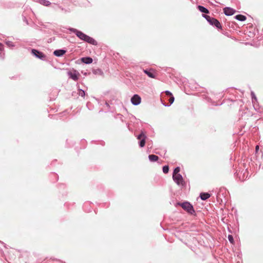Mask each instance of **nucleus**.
I'll return each mask as SVG.
<instances>
[{
    "label": "nucleus",
    "mask_w": 263,
    "mask_h": 263,
    "mask_svg": "<svg viewBox=\"0 0 263 263\" xmlns=\"http://www.w3.org/2000/svg\"><path fill=\"white\" fill-rule=\"evenodd\" d=\"M169 167L168 166L165 165L163 167V172L164 173L166 174L168 172Z\"/></svg>",
    "instance_id": "18"
},
{
    "label": "nucleus",
    "mask_w": 263,
    "mask_h": 263,
    "mask_svg": "<svg viewBox=\"0 0 263 263\" xmlns=\"http://www.w3.org/2000/svg\"><path fill=\"white\" fill-rule=\"evenodd\" d=\"M174 101V97L172 96L170 97V98L169 99V102L170 104H172Z\"/></svg>",
    "instance_id": "22"
},
{
    "label": "nucleus",
    "mask_w": 263,
    "mask_h": 263,
    "mask_svg": "<svg viewBox=\"0 0 263 263\" xmlns=\"http://www.w3.org/2000/svg\"><path fill=\"white\" fill-rule=\"evenodd\" d=\"M200 196L202 200H205L210 197V194L208 193H201Z\"/></svg>",
    "instance_id": "13"
},
{
    "label": "nucleus",
    "mask_w": 263,
    "mask_h": 263,
    "mask_svg": "<svg viewBox=\"0 0 263 263\" xmlns=\"http://www.w3.org/2000/svg\"><path fill=\"white\" fill-rule=\"evenodd\" d=\"M79 95L81 97H83L85 96V92L83 90L80 89L79 91Z\"/></svg>",
    "instance_id": "21"
},
{
    "label": "nucleus",
    "mask_w": 263,
    "mask_h": 263,
    "mask_svg": "<svg viewBox=\"0 0 263 263\" xmlns=\"http://www.w3.org/2000/svg\"><path fill=\"white\" fill-rule=\"evenodd\" d=\"M180 205L184 210L186 211L188 213L190 214H192L195 212L193 206L189 202H184L183 203L180 204Z\"/></svg>",
    "instance_id": "3"
},
{
    "label": "nucleus",
    "mask_w": 263,
    "mask_h": 263,
    "mask_svg": "<svg viewBox=\"0 0 263 263\" xmlns=\"http://www.w3.org/2000/svg\"><path fill=\"white\" fill-rule=\"evenodd\" d=\"M131 102L134 105H138L141 102V98L138 95H134L131 98Z\"/></svg>",
    "instance_id": "6"
},
{
    "label": "nucleus",
    "mask_w": 263,
    "mask_h": 263,
    "mask_svg": "<svg viewBox=\"0 0 263 263\" xmlns=\"http://www.w3.org/2000/svg\"><path fill=\"white\" fill-rule=\"evenodd\" d=\"M173 180L178 185L183 184V179L182 176L180 174L173 175Z\"/></svg>",
    "instance_id": "5"
},
{
    "label": "nucleus",
    "mask_w": 263,
    "mask_h": 263,
    "mask_svg": "<svg viewBox=\"0 0 263 263\" xmlns=\"http://www.w3.org/2000/svg\"><path fill=\"white\" fill-rule=\"evenodd\" d=\"M235 18L239 21H244L246 20V17L245 15H241V14H238L237 15L235 16Z\"/></svg>",
    "instance_id": "15"
},
{
    "label": "nucleus",
    "mask_w": 263,
    "mask_h": 263,
    "mask_svg": "<svg viewBox=\"0 0 263 263\" xmlns=\"http://www.w3.org/2000/svg\"><path fill=\"white\" fill-rule=\"evenodd\" d=\"M228 238L229 240L230 241V242L231 243H234V239L232 235H228Z\"/></svg>",
    "instance_id": "20"
},
{
    "label": "nucleus",
    "mask_w": 263,
    "mask_h": 263,
    "mask_svg": "<svg viewBox=\"0 0 263 263\" xmlns=\"http://www.w3.org/2000/svg\"><path fill=\"white\" fill-rule=\"evenodd\" d=\"M256 148V151H258V149H259V146H258V145H257V146H256V148Z\"/></svg>",
    "instance_id": "25"
},
{
    "label": "nucleus",
    "mask_w": 263,
    "mask_h": 263,
    "mask_svg": "<svg viewBox=\"0 0 263 263\" xmlns=\"http://www.w3.org/2000/svg\"><path fill=\"white\" fill-rule=\"evenodd\" d=\"M198 9L201 12H203V13H209V10L204 8V7L203 6H199L198 7Z\"/></svg>",
    "instance_id": "16"
},
{
    "label": "nucleus",
    "mask_w": 263,
    "mask_h": 263,
    "mask_svg": "<svg viewBox=\"0 0 263 263\" xmlns=\"http://www.w3.org/2000/svg\"><path fill=\"white\" fill-rule=\"evenodd\" d=\"M69 75L70 76V77L74 81H77L79 79V77L80 76L79 73L77 72H69Z\"/></svg>",
    "instance_id": "11"
},
{
    "label": "nucleus",
    "mask_w": 263,
    "mask_h": 263,
    "mask_svg": "<svg viewBox=\"0 0 263 263\" xmlns=\"http://www.w3.org/2000/svg\"><path fill=\"white\" fill-rule=\"evenodd\" d=\"M66 53V51L64 50H56L53 52V54L57 57H60Z\"/></svg>",
    "instance_id": "10"
},
{
    "label": "nucleus",
    "mask_w": 263,
    "mask_h": 263,
    "mask_svg": "<svg viewBox=\"0 0 263 263\" xmlns=\"http://www.w3.org/2000/svg\"><path fill=\"white\" fill-rule=\"evenodd\" d=\"M40 3L44 6H48L50 4V2L46 0H41Z\"/></svg>",
    "instance_id": "17"
},
{
    "label": "nucleus",
    "mask_w": 263,
    "mask_h": 263,
    "mask_svg": "<svg viewBox=\"0 0 263 263\" xmlns=\"http://www.w3.org/2000/svg\"><path fill=\"white\" fill-rule=\"evenodd\" d=\"M4 49L3 45L0 43V51H2Z\"/></svg>",
    "instance_id": "24"
},
{
    "label": "nucleus",
    "mask_w": 263,
    "mask_h": 263,
    "mask_svg": "<svg viewBox=\"0 0 263 263\" xmlns=\"http://www.w3.org/2000/svg\"><path fill=\"white\" fill-rule=\"evenodd\" d=\"M165 93L166 95H167V96H170V97L173 96L172 93L170 91H166L165 92Z\"/></svg>",
    "instance_id": "23"
},
{
    "label": "nucleus",
    "mask_w": 263,
    "mask_h": 263,
    "mask_svg": "<svg viewBox=\"0 0 263 263\" xmlns=\"http://www.w3.org/2000/svg\"><path fill=\"white\" fill-rule=\"evenodd\" d=\"M148 158L149 160L152 162L156 161L159 159V157L155 155H149Z\"/></svg>",
    "instance_id": "14"
},
{
    "label": "nucleus",
    "mask_w": 263,
    "mask_h": 263,
    "mask_svg": "<svg viewBox=\"0 0 263 263\" xmlns=\"http://www.w3.org/2000/svg\"><path fill=\"white\" fill-rule=\"evenodd\" d=\"M146 138V136L143 132L138 136L137 139L140 141L139 145L141 147H143L145 146Z\"/></svg>",
    "instance_id": "4"
},
{
    "label": "nucleus",
    "mask_w": 263,
    "mask_h": 263,
    "mask_svg": "<svg viewBox=\"0 0 263 263\" xmlns=\"http://www.w3.org/2000/svg\"><path fill=\"white\" fill-rule=\"evenodd\" d=\"M179 171L180 168L179 167L175 168V170H174L173 175L179 174L178 173L179 172Z\"/></svg>",
    "instance_id": "19"
},
{
    "label": "nucleus",
    "mask_w": 263,
    "mask_h": 263,
    "mask_svg": "<svg viewBox=\"0 0 263 263\" xmlns=\"http://www.w3.org/2000/svg\"><path fill=\"white\" fill-rule=\"evenodd\" d=\"M31 53L34 55H35L36 57H37L39 59H43L45 58V55L43 53H42L36 49H32Z\"/></svg>",
    "instance_id": "7"
},
{
    "label": "nucleus",
    "mask_w": 263,
    "mask_h": 263,
    "mask_svg": "<svg viewBox=\"0 0 263 263\" xmlns=\"http://www.w3.org/2000/svg\"><path fill=\"white\" fill-rule=\"evenodd\" d=\"M204 17L211 25L216 26L217 28H221L220 23L217 20L206 15H204Z\"/></svg>",
    "instance_id": "2"
},
{
    "label": "nucleus",
    "mask_w": 263,
    "mask_h": 263,
    "mask_svg": "<svg viewBox=\"0 0 263 263\" xmlns=\"http://www.w3.org/2000/svg\"><path fill=\"white\" fill-rule=\"evenodd\" d=\"M81 61L85 64H90L92 62V59L90 57L83 58L81 59Z\"/></svg>",
    "instance_id": "12"
},
{
    "label": "nucleus",
    "mask_w": 263,
    "mask_h": 263,
    "mask_svg": "<svg viewBox=\"0 0 263 263\" xmlns=\"http://www.w3.org/2000/svg\"><path fill=\"white\" fill-rule=\"evenodd\" d=\"M144 72L146 74L149 78H156V72L153 69L148 70H144Z\"/></svg>",
    "instance_id": "9"
},
{
    "label": "nucleus",
    "mask_w": 263,
    "mask_h": 263,
    "mask_svg": "<svg viewBox=\"0 0 263 263\" xmlns=\"http://www.w3.org/2000/svg\"><path fill=\"white\" fill-rule=\"evenodd\" d=\"M72 31L76 33L77 36L80 38L81 40H83L89 44H91L93 45H96L97 44V41L94 40L93 38L88 36L87 35L84 34L82 32L80 31H78L76 29H70Z\"/></svg>",
    "instance_id": "1"
},
{
    "label": "nucleus",
    "mask_w": 263,
    "mask_h": 263,
    "mask_svg": "<svg viewBox=\"0 0 263 263\" xmlns=\"http://www.w3.org/2000/svg\"><path fill=\"white\" fill-rule=\"evenodd\" d=\"M223 12L226 15H233L235 11L230 7H226L223 9Z\"/></svg>",
    "instance_id": "8"
}]
</instances>
